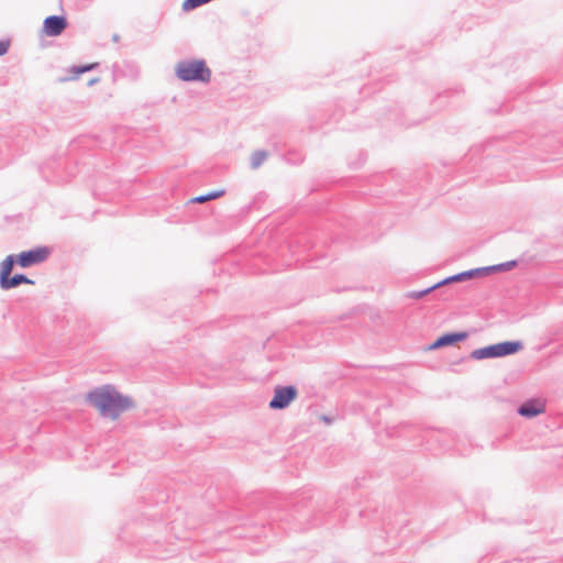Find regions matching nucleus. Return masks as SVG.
<instances>
[{"label":"nucleus","instance_id":"6","mask_svg":"<svg viewBox=\"0 0 563 563\" xmlns=\"http://www.w3.org/2000/svg\"><path fill=\"white\" fill-rule=\"evenodd\" d=\"M67 26V21L60 15H49L44 20L43 31L47 36H58Z\"/></svg>","mask_w":563,"mask_h":563},{"label":"nucleus","instance_id":"17","mask_svg":"<svg viewBox=\"0 0 563 563\" xmlns=\"http://www.w3.org/2000/svg\"><path fill=\"white\" fill-rule=\"evenodd\" d=\"M9 47H10L9 41H0V56L7 54L9 51Z\"/></svg>","mask_w":563,"mask_h":563},{"label":"nucleus","instance_id":"16","mask_svg":"<svg viewBox=\"0 0 563 563\" xmlns=\"http://www.w3.org/2000/svg\"><path fill=\"white\" fill-rule=\"evenodd\" d=\"M98 65H99L98 63H92V64L85 65V66L74 67V73L76 75H80V74H84L86 71H89V70H92V69L97 68Z\"/></svg>","mask_w":563,"mask_h":563},{"label":"nucleus","instance_id":"1","mask_svg":"<svg viewBox=\"0 0 563 563\" xmlns=\"http://www.w3.org/2000/svg\"><path fill=\"white\" fill-rule=\"evenodd\" d=\"M88 400L103 417L117 419L124 410L131 407L128 397L122 396L114 387L106 385L88 394Z\"/></svg>","mask_w":563,"mask_h":563},{"label":"nucleus","instance_id":"2","mask_svg":"<svg viewBox=\"0 0 563 563\" xmlns=\"http://www.w3.org/2000/svg\"><path fill=\"white\" fill-rule=\"evenodd\" d=\"M175 74L183 81L208 84L211 80V70L203 59L180 60L175 66Z\"/></svg>","mask_w":563,"mask_h":563},{"label":"nucleus","instance_id":"19","mask_svg":"<svg viewBox=\"0 0 563 563\" xmlns=\"http://www.w3.org/2000/svg\"><path fill=\"white\" fill-rule=\"evenodd\" d=\"M119 40V36L118 35H114L113 36V41H118Z\"/></svg>","mask_w":563,"mask_h":563},{"label":"nucleus","instance_id":"9","mask_svg":"<svg viewBox=\"0 0 563 563\" xmlns=\"http://www.w3.org/2000/svg\"><path fill=\"white\" fill-rule=\"evenodd\" d=\"M544 411V406L534 400L527 401L518 408V413L522 417L533 418Z\"/></svg>","mask_w":563,"mask_h":563},{"label":"nucleus","instance_id":"4","mask_svg":"<svg viewBox=\"0 0 563 563\" xmlns=\"http://www.w3.org/2000/svg\"><path fill=\"white\" fill-rule=\"evenodd\" d=\"M297 397L294 386H276L274 397L269 401L271 409H285Z\"/></svg>","mask_w":563,"mask_h":563},{"label":"nucleus","instance_id":"3","mask_svg":"<svg viewBox=\"0 0 563 563\" xmlns=\"http://www.w3.org/2000/svg\"><path fill=\"white\" fill-rule=\"evenodd\" d=\"M522 349L520 341H506L493 345H488L482 349L474 350L471 356L474 360H484L493 357H501L514 354Z\"/></svg>","mask_w":563,"mask_h":563},{"label":"nucleus","instance_id":"18","mask_svg":"<svg viewBox=\"0 0 563 563\" xmlns=\"http://www.w3.org/2000/svg\"><path fill=\"white\" fill-rule=\"evenodd\" d=\"M97 81H98V79H92V80H90V82H89V84H90V85H92V84H95V82H97Z\"/></svg>","mask_w":563,"mask_h":563},{"label":"nucleus","instance_id":"7","mask_svg":"<svg viewBox=\"0 0 563 563\" xmlns=\"http://www.w3.org/2000/svg\"><path fill=\"white\" fill-rule=\"evenodd\" d=\"M485 275H487V268H483V267L474 268V269L465 271V272L459 273L456 275L446 277L445 279L437 283V286L448 285L453 282H464V280L473 278V277H482Z\"/></svg>","mask_w":563,"mask_h":563},{"label":"nucleus","instance_id":"10","mask_svg":"<svg viewBox=\"0 0 563 563\" xmlns=\"http://www.w3.org/2000/svg\"><path fill=\"white\" fill-rule=\"evenodd\" d=\"M21 284L33 285L34 282L23 274H15L14 276H9L5 280H3L0 284V288L2 290H9L20 286Z\"/></svg>","mask_w":563,"mask_h":563},{"label":"nucleus","instance_id":"11","mask_svg":"<svg viewBox=\"0 0 563 563\" xmlns=\"http://www.w3.org/2000/svg\"><path fill=\"white\" fill-rule=\"evenodd\" d=\"M15 262H16L15 256L14 255H9L0 264V284L10 276V274H11V272L13 269V265H14Z\"/></svg>","mask_w":563,"mask_h":563},{"label":"nucleus","instance_id":"14","mask_svg":"<svg viewBox=\"0 0 563 563\" xmlns=\"http://www.w3.org/2000/svg\"><path fill=\"white\" fill-rule=\"evenodd\" d=\"M440 286H437V284L423 289V290H418V291H410L408 294V297L409 298H412V299H421L422 297H424L426 295L430 294L432 290L439 288Z\"/></svg>","mask_w":563,"mask_h":563},{"label":"nucleus","instance_id":"15","mask_svg":"<svg viewBox=\"0 0 563 563\" xmlns=\"http://www.w3.org/2000/svg\"><path fill=\"white\" fill-rule=\"evenodd\" d=\"M516 261H510V262H506V263H501V264H498V265H493V266H487V274L489 272H496V271H508V269H511L514 266H516Z\"/></svg>","mask_w":563,"mask_h":563},{"label":"nucleus","instance_id":"8","mask_svg":"<svg viewBox=\"0 0 563 563\" xmlns=\"http://www.w3.org/2000/svg\"><path fill=\"white\" fill-rule=\"evenodd\" d=\"M467 338L466 332H456V333H445L438 338L430 346V349H439L442 346L454 344L459 341L465 340Z\"/></svg>","mask_w":563,"mask_h":563},{"label":"nucleus","instance_id":"13","mask_svg":"<svg viewBox=\"0 0 563 563\" xmlns=\"http://www.w3.org/2000/svg\"><path fill=\"white\" fill-rule=\"evenodd\" d=\"M223 194H224V190L212 191L207 195L198 196V197L194 198L191 201L197 202V203H202V202H206L211 199H217V198L221 197Z\"/></svg>","mask_w":563,"mask_h":563},{"label":"nucleus","instance_id":"5","mask_svg":"<svg viewBox=\"0 0 563 563\" xmlns=\"http://www.w3.org/2000/svg\"><path fill=\"white\" fill-rule=\"evenodd\" d=\"M49 255L46 246L36 247L30 251L21 252L16 257V263L21 267H30L44 262Z\"/></svg>","mask_w":563,"mask_h":563},{"label":"nucleus","instance_id":"12","mask_svg":"<svg viewBox=\"0 0 563 563\" xmlns=\"http://www.w3.org/2000/svg\"><path fill=\"white\" fill-rule=\"evenodd\" d=\"M268 154L264 150H257L251 155V167L257 169L267 158Z\"/></svg>","mask_w":563,"mask_h":563}]
</instances>
